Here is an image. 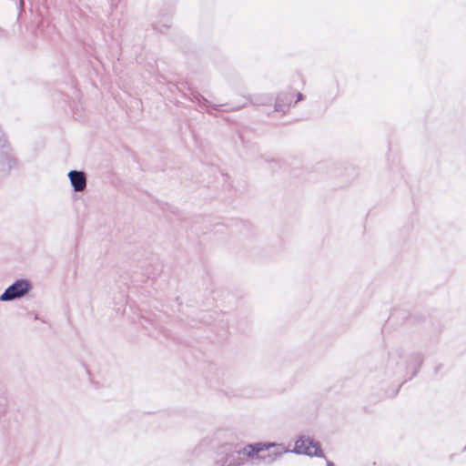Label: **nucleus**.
I'll return each instance as SVG.
<instances>
[{"label":"nucleus","mask_w":466,"mask_h":466,"mask_svg":"<svg viewBox=\"0 0 466 466\" xmlns=\"http://www.w3.org/2000/svg\"><path fill=\"white\" fill-rule=\"evenodd\" d=\"M289 451L283 444L276 442H256L242 448L243 455L251 460L252 465L260 462L271 464L284 453Z\"/></svg>","instance_id":"obj_1"},{"label":"nucleus","mask_w":466,"mask_h":466,"mask_svg":"<svg viewBox=\"0 0 466 466\" xmlns=\"http://www.w3.org/2000/svg\"><path fill=\"white\" fill-rule=\"evenodd\" d=\"M31 283L25 279L15 280L0 296V301H11L25 296L31 289Z\"/></svg>","instance_id":"obj_2"},{"label":"nucleus","mask_w":466,"mask_h":466,"mask_svg":"<svg viewBox=\"0 0 466 466\" xmlns=\"http://www.w3.org/2000/svg\"><path fill=\"white\" fill-rule=\"evenodd\" d=\"M292 451L309 456L323 457V451L320 449L319 443L309 438L302 437L297 440Z\"/></svg>","instance_id":"obj_3"},{"label":"nucleus","mask_w":466,"mask_h":466,"mask_svg":"<svg viewBox=\"0 0 466 466\" xmlns=\"http://www.w3.org/2000/svg\"><path fill=\"white\" fill-rule=\"evenodd\" d=\"M67 176L76 192H82L86 188V176L84 171L71 170Z\"/></svg>","instance_id":"obj_4"},{"label":"nucleus","mask_w":466,"mask_h":466,"mask_svg":"<svg viewBox=\"0 0 466 466\" xmlns=\"http://www.w3.org/2000/svg\"><path fill=\"white\" fill-rule=\"evenodd\" d=\"M293 96L294 94L292 92H283L279 94L276 98L275 110L286 113L292 103Z\"/></svg>","instance_id":"obj_5"},{"label":"nucleus","mask_w":466,"mask_h":466,"mask_svg":"<svg viewBox=\"0 0 466 466\" xmlns=\"http://www.w3.org/2000/svg\"><path fill=\"white\" fill-rule=\"evenodd\" d=\"M242 449L231 451L224 461V466H243L245 459L242 457Z\"/></svg>","instance_id":"obj_6"},{"label":"nucleus","mask_w":466,"mask_h":466,"mask_svg":"<svg viewBox=\"0 0 466 466\" xmlns=\"http://www.w3.org/2000/svg\"><path fill=\"white\" fill-rule=\"evenodd\" d=\"M8 148L9 147H8L7 140L5 137V135L0 130V149H1V155L3 157L2 161H6V165L9 167H11L14 163V159L8 156Z\"/></svg>","instance_id":"obj_7"},{"label":"nucleus","mask_w":466,"mask_h":466,"mask_svg":"<svg viewBox=\"0 0 466 466\" xmlns=\"http://www.w3.org/2000/svg\"><path fill=\"white\" fill-rule=\"evenodd\" d=\"M191 100L193 102H198L200 106L204 107L213 106L214 108H217L218 106L217 105H211V103L198 92L192 93Z\"/></svg>","instance_id":"obj_8"},{"label":"nucleus","mask_w":466,"mask_h":466,"mask_svg":"<svg viewBox=\"0 0 466 466\" xmlns=\"http://www.w3.org/2000/svg\"><path fill=\"white\" fill-rule=\"evenodd\" d=\"M303 99V95L301 93L297 94V100L295 101V104L300 100Z\"/></svg>","instance_id":"obj_9"},{"label":"nucleus","mask_w":466,"mask_h":466,"mask_svg":"<svg viewBox=\"0 0 466 466\" xmlns=\"http://www.w3.org/2000/svg\"><path fill=\"white\" fill-rule=\"evenodd\" d=\"M254 104H257V105H262L264 104L263 101H258V100H256V101H253Z\"/></svg>","instance_id":"obj_10"},{"label":"nucleus","mask_w":466,"mask_h":466,"mask_svg":"<svg viewBox=\"0 0 466 466\" xmlns=\"http://www.w3.org/2000/svg\"><path fill=\"white\" fill-rule=\"evenodd\" d=\"M327 466H335L333 462L327 461Z\"/></svg>","instance_id":"obj_11"}]
</instances>
